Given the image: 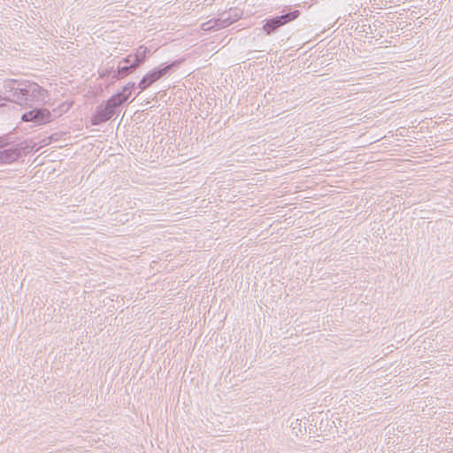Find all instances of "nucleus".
Wrapping results in <instances>:
<instances>
[{"mask_svg":"<svg viewBox=\"0 0 453 453\" xmlns=\"http://www.w3.org/2000/svg\"><path fill=\"white\" fill-rule=\"evenodd\" d=\"M4 94L6 101L18 104L43 103L47 97V90L37 83L28 81L10 80L4 84Z\"/></svg>","mask_w":453,"mask_h":453,"instance_id":"obj_1","label":"nucleus"},{"mask_svg":"<svg viewBox=\"0 0 453 453\" xmlns=\"http://www.w3.org/2000/svg\"><path fill=\"white\" fill-rule=\"evenodd\" d=\"M21 119L24 122H33L35 125H43L52 121L50 111L46 108L35 107L22 114Z\"/></svg>","mask_w":453,"mask_h":453,"instance_id":"obj_2","label":"nucleus"},{"mask_svg":"<svg viewBox=\"0 0 453 453\" xmlns=\"http://www.w3.org/2000/svg\"><path fill=\"white\" fill-rule=\"evenodd\" d=\"M24 149L21 143L4 148L0 139V165L13 163L20 157Z\"/></svg>","mask_w":453,"mask_h":453,"instance_id":"obj_3","label":"nucleus"},{"mask_svg":"<svg viewBox=\"0 0 453 453\" xmlns=\"http://www.w3.org/2000/svg\"><path fill=\"white\" fill-rule=\"evenodd\" d=\"M299 16V12L295 11L286 15L274 18L266 22L264 26V30L267 35H270L275 28L286 24L288 21L296 19Z\"/></svg>","mask_w":453,"mask_h":453,"instance_id":"obj_4","label":"nucleus"},{"mask_svg":"<svg viewBox=\"0 0 453 453\" xmlns=\"http://www.w3.org/2000/svg\"><path fill=\"white\" fill-rule=\"evenodd\" d=\"M72 105V103L64 102L60 104L57 108H53L50 114L52 116V120L56 118L60 117L63 113L66 112Z\"/></svg>","mask_w":453,"mask_h":453,"instance_id":"obj_5","label":"nucleus"},{"mask_svg":"<svg viewBox=\"0 0 453 453\" xmlns=\"http://www.w3.org/2000/svg\"><path fill=\"white\" fill-rule=\"evenodd\" d=\"M2 100H6V99L4 98V96H0V101H2ZM4 105V104H0V107H2Z\"/></svg>","mask_w":453,"mask_h":453,"instance_id":"obj_6","label":"nucleus"}]
</instances>
